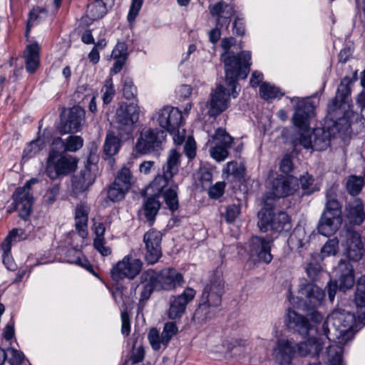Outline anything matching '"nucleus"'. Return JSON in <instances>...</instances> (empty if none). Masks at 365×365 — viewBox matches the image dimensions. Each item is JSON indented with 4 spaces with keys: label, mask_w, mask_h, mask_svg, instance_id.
Returning <instances> with one entry per match:
<instances>
[{
    "label": "nucleus",
    "mask_w": 365,
    "mask_h": 365,
    "mask_svg": "<svg viewBox=\"0 0 365 365\" xmlns=\"http://www.w3.org/2000/svg\"><path fill=\"white\" fill-rule=\"evenodd\" d=\"M160 207V202L156 195L148 197L144 203V212L146 219L153 222Z\"/></svg>",
    "instance_id": "c9c22d12"
},
{
    "label": "nucleus",
    "mask_w": 365,
    "mask_h": 365,
    "mask_svg": "<svg viewBox=\"0 0 365 365\" xmlns=\"http://www.w3.org/2000/svg\"><path fill=\"white\" fill-rule=\"evenodd\" d=\"M296 181L297 180L292 176L277 175L276 178H270L268 182L270 190L263 196L262 204L264 199L267 196L273 197L274 203L276 199L293 194L295 191L293 185Z\"/></svg>",
    "instance_id": "dca6fc26"
},
{
    "label": "nucleus",
    "mask_w": 365,
    "mask_h": 365,
    "mask_svg": "<svg viewBox=\"0 0 365 365\" xmlns=\"http://www.w3.org/2000/svg\"><path fill=\"white\" fill-rule=\"evenodd\" d=\"M230 93L224 86H217L211 93L210 99L207 102L210 106L209 115L216 116L226 110L230 104Z\"/></svg>",
    "instance_id": "4be33fe9"
},
{
    "label": "nucleus",
    "mask_w": 365,
    "mask_h": 365,
    "mask_svg": "<svg viewBox=\"0 0 365 365\" xmlns=\"http://www.w3.org/2000/svg\"><path fill=\"white\" fill-rule=\"evenodd\" d=\"M225 187V183L217 182L209 189V196L212 199H217L222 195Z\"/></svg>",
    "instance_id": "0e129e2a"
},
{
    "label": "nucleus",
    "mask_w": 365,
    "mask_h": 365,
    "mask_svg": "<svg viewBox=\"0 0 365 365\" xmlns=\"http://www.w3.org/2000/svg\"><path fill=\"white\" fill-rule=\"evenodd\" d=\"M350 83L351 80L348 76L344 77L341 80L337 88L336 96L331 101V107L333 109L340 107L341 103L346 101V98L351 93Z\"/></svg>",
    "instance_id": "f704fd0d"
},
{
    "label": "nucleus",
    "mask_w": 365,
    "mask_h": 365,
    "mask_svg": "<svg viewBox=\"0 0 365 365\" xmlns=\"http://www.w3.org/2000/svg\"><path fill=\"white\" fill-rule=\"evenodd\" d=\"M354 302L358 318L361 321L365 320V276H361L358 279Z\"/></svg>",
    "instance_id": "7c9ffc66"
},
{
    "label": "nucleus",
    "mask_w": 365,
    "mask_h": 365,
    "mask_svg": "<svg viewBox=\"0 0 365 365\" xmlns=\"http://www.w3.org/2000/svg\"><path fill=\"white\" fill-rule=\"evenodd\" d=\"M309 242V236L302 226H297L288 240V243L292 249L298 250L303 247Z\"/></svg>",
    "instance_id": "72a5a7b5"
},
{
    "label": "nucleus",
    "mask_w": 365,
    "mask_h": 365,
    "mask_svg": "<svg viewBox=\"0 0 365 365\" xmlns=\"http://www.w3.org/2000/svg\"><path fill=\"white\" fill-rule=\"evenodd\" d=\"M227 148L215 144L210 149V155L217 161L224 160L228 155Z\"/></svg>",
    "instance_id": "6e6d98bb"
},
{
    "label": "nucleus",
    "mask_w": 365,
    "mask_h": 365,
    "mask_svg": "<svg viewBox=\"0 0 365 365\" xmlns=\"http://www.w3.org/2000/svg\"><path fill=\"white\" fill-rule=\"evenodd\" d=\"M59 192V185H54L49 188L43 196L44 202L48 205H51L56 200Z\"/></svg>",
    "instance_id": "69168bd1"
},
{
    "label": "nucleus",
    "mask_w": 365,
    "mask_h": 365,
    "mask_svg": "<svg viewBox=\"0 0 365 365\" xmlns=\"http://www.w3.org/2000/svg\"><path fill=\"white\" fill-rule=\"evenodd\" d=\"M145 276L155 281L158 289L173 290L182 287L184 278L181 273L173 268H165L160 272L150 269L145 271Z\"/></svg>",
    "instance_id": "f8f14e48"
},
{
    "label": "nucleus",
    "mask_w": 365,
    "mask_h": 365,
    "mask_svg": "<svg viewBox=\"0 0 365 365\" xmlns=\"http://www.w3.org/2000/svg\"><path fill=\"white\" fill-rule=\"evenodd\" d=\"M195 295V291L190 287H187L184 292L175 297L170 302L168 309V317L171 319L180 318L185 312L187 304L191 302Z\"/></svg>",
    "instance_id": "b1692460"
},
{
    "label": "nucleus",
    "mask_w": 365,
    "mask_h": 365,
    "mask_svg": "<svg viewBox=\"0 0 365 365\" xmlns=\"http://www.w3.org/2000/svg\"><path fill=\"white\" fill-rule=\"evenodd\" d=\"M184 150L187 157L192 160L195 157L196 155V145L195 142L192 138H188L185 146Z\"/></svg>",
    "instance_id": "774afa93"
},
{
    "label": "nucleus",
    "mask_w": 365,
    "mask_h": 365,
    "mask_svg": "<svg viewBox=\"0 0 365 365\" xmlns=\"http://www.w3.org/2000/svg\"><path fill=\"white\" fill-rule=\"evenodd\" d=\"M39 45L36 43L27 46L24 57L28 72L34 73L39 66Z\"/></svg>",
    "instance_id": "c756f323"
},
{
    "label": "nucleus",
    "mask_w": 365,
    "mask_h": 365,
    "mask_svg": "<svg viewBox=\"0 0 365 365\" xmlns=\"http://www.w3.org/2000/svg\"><path fill=\"white\" fill-rule=\"evenodd\" d=\"M123 92L127 99H131L135 96L136 88L131 78L126 77L123 79Z\"/></svg>",
    "instance_id": "4d7b16f0"
},
{
    "label": "nucleus",
    "mask_w": 365,
    "mask_h": 365,
    "mask_svg": "<svg viewBox=\"0 0 365 365\" xmlns=\"http://www.w3.org/2000/svg\"><path fill=\"white\" fill-rule=\"evenodd\" d=\"M178 327L175 322H169L164 324L161 334L163 335L162 342L168 345L171 339L178 333Z\"/></svg>",
    "instance_id": "49530a36"
},
{
    "label": "nucleus",
    "mask_w": 365,
    "mask_h": 365,
    "mask_svg": "<svg viewBox=\"0 0 365 365\" xmlns=\"http://www.w3.org/2000/svg\"><path fill=\"white\" fill-rule=\"evenodd\" d=\"M305 309H317L322 305L324 299V292L313 283L302 284L299 290Z\"/></svg>",
    "instance_id": "6ab92c4d"
},
{
    "label": "nucleus",
    "mask_w": 365,
    "mask_h": 365,
    "mask_svg": "<svg viewBox=\"0 0 365 365\" xmlns=\"http://www.w3.org/2000/svg\"><path fill=\"white\" fill-rule=\"evenodd\" d=\"M261 210L258 212L259 220L257 226L262 232H266L272 230L277 232L289 231L292 224L289 217L284 212L273 213L272 211L274 207L273 197H266L264 199V204Z\"/></svg>",
    "instance_id": "39448f33"
},
{
    "label": "nucleus",
    "mask_w": 365,
    "mask_h": 365,
    "mask_svg": "<svg viewBox=\"0 0 365 365\" xmlns=\"http://www.w3.org/2000/svg\"><path fill=\"white\" fill-rule=\"evenodd\" d=\"M309 338L307 341L301 342L296 345L297 350L301 356L307 355H317L322 351L323 345L327 340L324 337V333L319 334L318 336H314L313 334L308 336Z\"/></svg>",
    "instance_id": "393cba45"
},
{
    "label": "nucleus",
    "mask_w": 365,
    "mask_h": 365,
    "mask_svg": "<svg viewBox=\"0 0 365 365\" xmlns=\"http://www.w3.org/2000/svg\"><path fill=\"white\" fill-rule=\"evenodd\" d=\"M128 186L120 185L118 182H113L108 190V198L112 202H118L123 200L125 193L128 191Z\"/></svg>",
    "instance_id": "58836bf2"
},
{
    "label": "nucleus",
    "mask_w": 365,
    "mask_h": 365,
    "mask_svg": "<svg viewBox=\"0 0 365 365\" xmlns=\"http://www.w3.org/2000/svg\"><path fill=\"white\" fill-rule=\"evenodd\" d=\"M106 244L105 238H95L93 240L94 248L103 256H108L111 254V249Z\"/></svg>",
    "instance_id": "13d9d810"
},
{
    "label": "nucleus",
    "mask_w": 365,
    "mask_h": 365,
    "mask_svg": "<svg viewBox=\"0 0 365 365\" xmlns=\"http://www.w3.org/2000/svg\"><path fill=\"white\" fill-rule=\"evenodd\" d=\"M340 238L347 257L353 261L360 260L364 253L361 235L352 227L346 226L340 232Z\"/></svg>",
    "instance_id": "1a4fd4ad"
},
{
    "label": "nucleus",
    "mask_w": 365,
    "mask_h": 365,
    "mask_svg": "<svg viewBox=\"0 0 365 365\" xmlns=\"http://www.w3.org/2000/svg\"><path fill=\"white\" fill-rule=\"evenodd\" d=\"M337 281L328 284V297L333 302L337 287L340 291L345 292L351 289L354 284V269L351 264L346 260H341L335 268Z\"/></svg>",
    "instance_id": "9d476101"
},
{
    "label": "nucleus",
    "mask_w": 365,
    "mask_h": 365,
    "mask_svg": "<svg viewBox=\"0 0 365 365\" xmlns=\"http://www.w3.org/2000/svg\"><path fill=\"white\" fill-rule=\"evenodd\" d=\"M47 17V11L45 9L36 7L29 13L26 34L28 36L31 28L36 24L41 22Z\"/></svg>",
    "instance_id": "ea45409f"
},
{
    "label": "nucleus",
    "mask_w": 365,
    "mask_h": 365,
    "mask_svg": "<svg viewBox=\"0 0 365 365\" xmlns=\"http://www.w3.org/2000/svg\"><path fill=\"white\" fill-rule=\"evenodd\" d=\"M162 339L163 335L160 334L156 329L153 328L150 330L148 333V340L154 350L158 351L161 348L165 349L167 346V345L163 344Z\"/></svg>",
    "instance_id": "09e8293b"
},
{
    "label": "nucleus",
    "mask_w": 365,
    "mask_h": 365,
    "mask_svg": "<svg viewBox=\"0 0 365 365\" xmlns=\"http://www.w3.org/2000/svg\"><path fill=\"white\" fill-rule=\"evenodd\" d=\"M338 130V123L327 129L318 128L313 130V149L316 150H324L329 145L334 138V130Z\"/></svg>",
    "instance_id": "a878e982"
},
{
    "label": "nucleus",
    "mask_w": 365,
    "mask_h": 365,
    "mask_svg": "<svg viewBox=\"0 0 365 365\" xmlns=\"http://www.w3.org/2000/svg\"><path fill=\"white\" fill-rule=\"evenodd\" d=\"M364 185L363 178L352 175L347 180L346 188L351 195H356L360 192Z\"/></svg>",
    "instance_id": "c03bdc74"
},
{
    "label": "nucleus",
    "mask_w": 365,
    "mask_h": 365,
    "mask_svg": "<svg viewBox=\"0 0 365 365\" xmlns=\"http://www.w3.org/2000/svg\"><path fill=\"white\" fill-rule=\"evenodd\" d=\"M165 137V132L148 129L140 133L135 145V150L140 155H147L161 148Z\"/></svg>",
    "instance_id": "ddd939ff"
},
{
    "label": "nucleus",
    "mask_w": 365,
    "mask_h": 365,
    "mask_svg": "<svg viewBox=\"0 0 365 365\" xmlns=\"http://www.w3.org/2000/svg\"><path fill=\"white\" fill-rule=\"evenodd\" d=\"M162 234L160 231L150 230L143 235L145 259L148 264H155L162 256Z\"/></svg>",
    "instance_id": "f3484780"
},
{
    "label": "nucleus",
    "mask_w": 365,
    "mask_h": 365,
    "mask_svg": "<svg viewBox=\"0 0 365 365\" xmlns=\"http://www.w3.org/2000/svg\"><path fill=\"white\" fill-rule=\"evenodd\" d=\"M347 217L349 222L354 225L361 224L365 219L364 205L359 198L355 199L349 205Z\"/></svg>",
    "instance_id": "2f4dec72"
},
{
    "label": "nucleus",
    "mask_w": 365,
    "mask_h": 365,
    "mask_svg": "<svg viewBox=\"0 0 365 365\" xmlns=\"http://www.w3.org/2000/svg\"><path fill=\"white\" fill-rule=\"evenodd\" d=\"M159 125L169 133L175 131L182 123L181 112L175 107L165 106L155 115Z\"/></svg>",
    "instance_id": "a211bd4d"
},
{
    "label": "nucleus",
    "mask_w": 365,
    "mask_h": 365,
    "mask_svg": "<svg viewBox=\"0 0 365 365\" xmlns=\"http://www.w3.org/2000/svg\"><path fill=\"white\" fill-rule=\"evenodd\" d=\"M326 206L318 222L317 230L320 235L329 237L334 234L342 223L341 210L333 191L326 194Z\"/></svg>",
    "instance_id": "423d86ee"
},
{
    "label": "nucleus",
    "mask_w": 365,
    "mask_h": 365,
    "mask_svg": "<svg viewBox=\"0 0 365 365\" xmlns=\"http://www.w3.org/2000/svg\"><path fill=\"white\" fill-rule=\"evenodd\" d=\"M77 167V160L71 156L63 155L59 150L51 148L48 160L46 172L51 179H56L60 175H66L74 171Z\"/></svg>",
    "instance_id": "6e6552de"
},
{
    "label": "nucleus",
    "mask_w": 365,
    "mask_h": 365,
    "mask_svg": "<svg viewBox=\"0 0 365 365\" xmlns=\"http://www.w3.org/2000/svg\"><path fill=\"white\" fill-rule=\"evenodd\" d=\"M224 292V280L220 272L216 271L210 276L209 283L204 288L201 303L215 310L221 304Z\"/></svg>",
    "instance_id": "9b49d317"
},
{
    "label": "nucleus",
    "mask_w": 365,
    "mask_h": 365,
    "mask_svg": "<svg viewBox=\"0 0 365 365\" xmlns=\"http://www.w3.org/2000/svg\"><path fill=\"white\" fill-rule=\"evenodd\" d=\"M83 120V111L78 108L71 110L66 120L62 123L60 128L63 133H76L81 130Z\"/></svg>",
    "instance_id": "cd10ccee"
},
{
    "label": "nucleus",
    "mask_w": 365,
    "mask_h": 365,
    "mask_svg": "<svg viewBox=\"0 0 365 365\" xmlns=\"http://www.w3.org/2000/svg\"><path fill=\"white\" fill-rule=\"evenodd\" d=\"M143 262L130 255L125 256L111 269L112 278L119 281L124 278L134 279L141 271Z\"/></svg>",
    "instance_id": "4468645a"
},
{
    "label": "nucleus",
    "mask_w": 365,
    "mask_h": 365,
    "mask_svg": "<svg viewBox=\"0 0 365 365\" xmlns=\"http://www.w3.org/2000/svg\"><path fill=\"white\" fill-rule=\"evenodd\" d=\"M45 147V143L43 139L37 138L29 143V145L25 148L24 154L29 157H31L35 153H38L43 148Z\"/></svg>",
    "instance_id": "5fc2aeb1"
},
{
    "label": "nucleus",
    "mask_w": 365,
    "mask_h": 365,
    "mask_svg": "<svg viewBox=\"0 0 365 365\" xmlns=\"http://www.w3.org/2000/svg\"><path fill=\"white\" fill-rule=\"evenodd\" d=\"M126 140H122L118 133L115 135L113 132L108 133L103 145L104 153L110 157L115 155L119 152L122 143Z\"/></svg>",
    "instance_id": "473e14b6"
},
{
    "label": "nucleus",
    "mask_w": 365,
    "mask_h": 365,
    "mask_svg": "<svg viewBox=\"0 0 365 365\" xmlns=\"http://www.w3.org/2000/svg\"><path fill=\"white\" fill-rule=\"evenodd\" d=\"M287 324L289 329L304 337L314 333L318 334V328L315 325L310 324L306 317L293 310H289L287 313Z\"/></svg>",
    "instance_id": "412c9836"
},
{
    "label": "nucleus",
    "mask_w": 365,
    "mask_h": 365,
    "mask_svg": "<svg viewBox=\"0 0 365 365\" xmlns=\"http://www.w3.org/2000/svg\"><path fill=\"white\" fill-rule=\"evenodd\" d=\"M142 4L143 0H132L130 11L128 15V20L129 22H132L135 19L138 15Z\"/></svg>",
    "instance_id": "e2e57ef3"
},
{
    "label": "nucleus",
    "mask_w": 365,
    "mask_h": 365,
    "mask_svg": "<svg viewBox=\"0 0 365 365\" xmlns=\"http://www.w3.org/2000/svg\"><path fill=\"white\" fill-rule=\"evenodd\" d=\"M36 182L37 180L32 178L23 187H18L13 194V200L19 207V216L24 220H26L31 213L34 197L31 193V187Z\"/></svg>",
    "instance_id": "2eb2a0df"
},
{
    "label": "nucleus",
    "mask_w": 365,
    "mask_h": 365,
    "mask_svg": "<svg viewBox=\"0 0 365 365\" xmlns=\"http://www.w3.org/2000/svg\"><path fill=\"white\" fill-rule=\"evenodd\" d=\"M291 103L294 109L293 123L301 130L294 140V145L295 147L302 145L306 149H313V132L310 133L307 128L309 118L314 115V107L312 102L298 97L292 98Z\"/></svg>",
    "instance_id": "20e7f679"
},
{
    "label": "nucleus",
    "mask_w": 365,
    "mask_h": 365,
    "mask_svg": "<svg viewBox=\"0 0 365 365\" xmlns=\"http://www.w3.org/2000/svg\"><path fill=\"white\" fill-rule=\"evenodd\" d=\"M83 145V140L78 135H70L63 142L61 138H56L53 140L52 147L56 149H63L68 152H76L81 149Z\"/></svg>",
    "instance_id": "c85d7f7f"
},
{
    "label": "nucleus",
    "mask_w": 365,
    "mask_h": 365,
    "mask_svg": "<svg viewBox=\"0 0 365 365\" xmlns=\"http://www.w3.org/2000/svg\"><path fill=\"white\" fill-rule=\"evenodd\" d=\"M314 181L313 177L308 173L300 177L299 184L304 195H309L317 190Z\"/></svg>",
    "instance_id": "a18cd8bd"
},
{
    "label": "nucleus",
    "mask_w": 365,
    "mask_h": 365,
    "mask_svg": "<svg viewBox=\"0 0 365 365\" xmlns=\"http://www.w3.org/2000/svg\"><path fill=\"white\" fill-rule=\"evenodd\" d=\"M235 43V39L232 37L224 38L221 41V47L224 52L220 55V58L225 68V81L227 86L232 87V97L236 98V82L237 78L245 79L250 72L251 65V54L249 51H243L235 53L230 48Z\"/></svg>",
    "instance_id": "f03ea898"
},
{
    "label": "nucleus",
    "mask_w": 365,
    "mask_h": 365,
    "mask_svg": "<svg viewBox=\"0 0 365 365\" xmlns=\"http://www.w3.org/2000/svg\"><path fill=\"white\" fill-rule=\"evenodd\" d=\"M296 352V344L292 340L279 339L273 348L272 356L279 365L290 364Z\"/></svg>",
    "instance_id": "5701e85b"
},
{
    "label": "nucleus",
    "mask_w": 365,
    "mask_h": 365,
    "mask_svg": "<svg viewBox=\"0 0 365 365\" xmlns=\"http://www.w3.org/2000/svg\"><path fill=\"white\" fill-rule=\"evenodd\" d=\"M128 54L127 44L125 42L118 41L112 51L111 56L113 58H127Z\"/></svg>",
    "instance_id": "bf43d9fd"
},
{
    "label": "nucleus",
    "mask_w": 365,
    "mask_h": 365,
    "mask_svg": "<svg viewBox=\"0 0 365 365\" xmlns=\"http://www.w3.org/2000/svg\"><path fill=\"white\" fill-rule=\"evenodd\" d=\"M79 180H81L83 182H85L86 185H92L95 181L96 176L91 172V170L88 168H85L83 170L81 171V173L78 177H77Z\"/></svg>",
    "instance_id": "338daca9"
},
{
    "label": "nucleus",
    "mask_w": 365,
    "mask_h": 365,
    "mask_svg": "<svg viewBox=\"0 0 365 365\" xmlns=\"http://www.w3.org/2000/svg\"><path fill=\"white\" fill-rule=\"evenodd\" d=\"M143 281L140 287V302L146 301L149 299L155 289H158L155 280L145 276V272L141 275Z\"/></svg>",
    "instance_id": "e433bc0d"
},
{
    "label": "nucleus",
    "mask_w": 365,
    "mask_h": 365,
    "mask_svg": "<svg viewBox=\"0 0 365 365\" xmlns=\"http://www.w3.org/2000/svg\"><path fill=\"white\" fill-rule=\"evenodd\" d=\"M145 350L143 346L139 345L136 346L135 344L133 345V348L129 359L125 362V365H134L142 361L144 359Z\"/></svg>",
    "instance_id": "8fccbe9b"
},
{
    "label": "nucleus",
    "mask_w": 365,
    "mask_h": 365,
    "mask_svg": "<svg viewBox=\"0 0 365 365\" xmlns=\"http://www.w3.org/2000/svg\"><path fill=\"white\" fill-rule=\"evenodd\" d=\"M131 177L132 175L130 169L127 167H123L118 172L114 182H118L120 185H123V184L125 185L128 186V188L130 189Z\"/></svg>",
    "instance_id": "864d4df0"
},
{
    "label": "nucleus",
    "mask_w": 365,
    "mask_h": 365,
    "mask_svg": "<svg viewBox=\"0 0 365 365\" xmlns=\"http://www.w3.org/2000/svg\"><path fill=\"white\" fill-rule=\"evenodd\" d=\"M244 173L245 168L243 165L236 161L228 162L222 170V175H226L227 177L232 175L236 178H242Z\"/></svg>",
    "instance_id": "a19ab883"
},
{
    "label": "nucleus",
    "mask_w": 365,
    "mask_h": 365,
    "mask_svg": "<svg viewBox=\"0 0 365 365\" xmlns=\"http://www.w3.org/2000/svg\"><path fill=\"white\" fill-rule=\"evenodd\" d=\"M180 154L175 150L169 152L162 173H159L150 183L148 189H152L155 195L162 193L167 186H170L163 192L164 201L171 212L178 209V185L174 183L173 177L179 170Z\"/></svg>",
    "instance_id": "f257e3e1"
},
{
    "label": "nucleus",
    "mask_w": 365,
    "mask_h": 365,
    "mask_svg": "<svg viewBox=\"0 0 365 365\" xmlns=\"http://www.w3.org/2000/svg\"><path fill=\"white\" fill-rule=\"evenodd\" d=\"M101 92L103 93L102 100L103 101V103H110L112 101L115 93L112 77L110 76L106 79L104 85L101 89Z\"/></svg>",
    "instance_id": "37998d69"
},
{
    "label": "nucleus",
    "mask_w": 365,
    "mask_h": 365,
    "mask_svg": "<svg viewBox=\"0 0 365 365\" xmlns=\"http://www.w3.org/2000/svg\"><path fill=\"white\" fill-rule=\"evenodd\" d=\"M140 109L136 103L123 102L115 113V128L122 140L133 137L135 124L139 119Z\"/></svg>",
    "instance_id": "0eeeda50"
},
{
    "label": "nucleus",
    "mask_w": 365,
    "mask_h": 365,
    "mask_svg": "<svg viewBox=\"0 0 365 365\" xmlns=\"http://www.w3.org/2000/svg\"><path fill=\"white\" fill-rule=\"evenodd\" d=\"M213 140L215 144L220 145L227 148L231 147L233 140L232 138L222 128H219L216 130L213 136Z\"/></svg>",
    "instance_id": "de8ad7c7"
},
{
    "label": "nucleus",
    "mask_w": 365,
    "mask_h": 365,
    "mask_svg": "<svg viewBox=\"0 0 365 365\" xmlns=\"http://www.w3.org/2000/svg\"><path fill=\"white\" fill-rule=\"evenodd\" d=\"M215 313V311L207 307V304L200 303L193 314L192 320L197 324H202L207 319H211Z\"/></svg>",
    "instance_id": "4c0bfd02"
},
{
    "label": "nucleus",
    "mask_w": 365,
    "mask_h": 365,
    "mask_svg": "<svg viewBox=\"0 0 365 365\" xmlns=\"http://www.w3.org/2000/svg\"><path fill=\"white\" fill-rule=\"evenodd\" d=\"M259 94L264 100L276 98L282 95L278 88L268 83H264L262 84L259 88Z\"/></svg>",
    "instance_id": "79ce46f5"
},
{
    "label": "nucleus",
    "mask_w": 365,
    "mask_h": 365,
    "mask_svg": "<svg viewBox=\"0 0 365 365\" xmlns=\"http://www.w3.org/2000/svg\"><path fill=\"white\" fill-rule=\"evenodd\" d=\"M90 207L85 203L77 205L75 210V228L82 238L88 236V221Z\"/></svg>",
    "instance_id": "bb28decb"
},
{
    "label": "nucleus",
    "mask_w": 365,
    "mask_h": 365,
    "mask_svg": "<svg viewBox=\"0 0 365 365\" xmlns=\"http://www.w3.org/2000/svg\"><path fill=\"white\" fill-rule=\"evenodd\" d=\"M272 240L260 237H253L250 242L249 252L254 259L269 263L272 259L271 255Z\"/></svg>",
    "instance_id": "aec40b11"
},
{
    "label": "nucleus",
    "mask_w": 365,
    "mask_h": 365,
    "mask_svg": "<svg viewBox=\"0 0 365 365\" xmlns=\"http://www.w3.org/2000/svg\"><path fill=\"white\" fill-rule=\"evenodd\" d=\"M240 208L236 205H231L227 207L224 216L227 222H232L240 215Z\"/></svg>",
    "instance_id": "052dcab7"
},
{
    "label": "nucleus",
    "mask_w": 365,
    "mask_h": 365,
    "mask_svg": "<svg viewBox=\"0 0 365 365\" xmlns=\"http://www.w3.org/2000/svg\"><path fill=\"white\" fill-rule=\"evenodd\" d=\"M339 250V240L336 237L329 240L322 247L321 253L323 257L335 255Z\"/></svg>",
    "instance_id": "3c124183"
},
{
    "label": "nucleus",
    "mask_w": 365,
    "mask_h": 365,
    "mask_svg": "<svg viewBox=\"0 0 365 365\" xmlns=\"http://www.w3.org/2000/svg\"><path fill=\"white\" fill-rule=\"evenodd\" d=\"M354 314L344 310H334L327 317L322 329L326 339L341 346L354 337Z\"/></svg>",
    "instance_id": "7ed1b4c3"
},
{
    "label": "nucleus",
    "mask_w": 365,
    "mask_h": 365,
    "mask_svg": "<svg viewBox=\"0 0 365 365\" xmlns=\"http://www.w3.org/2000/svg\"><path fill=\"white\" fill-rule=\"evenodd\" d=\"M209 10L212 16H216L217 19L221 16L222 13H227L229 15L232 12V6L225 4L222 1L216 3L209 6Z\"/></svg>",
    "instance_id": "603ef678"
},
{
    "label": "nucleus",
    "mask_w": 365,
    "mask_h": 365,
    "mask_svg": "<svg viewBox=\"0 0 365 365\" xmlns=\"http://www.w3.org/2000/svg\"><path fill=\"white\" fill-rule=\"evenodd\" d=\"M8 352L11 355L10 363L11 365H21L24 360V354L22 351L16 350L14 348L8 349Z\"/></svg>",
    "instance_id": "680f3d73"
}]
</instances>
